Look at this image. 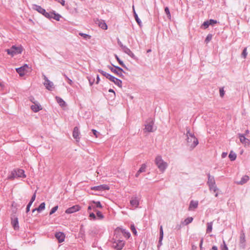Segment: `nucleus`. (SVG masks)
<instances>
[{"instance_id":"obj_1","label":"nucleus","mask_w":250,"mask_h":250,"mask_svg":"<svg viewBox=\"0 0 250 250\" xmlns=\"http://www.w3.org/2000/svg\"><path fill=\"white\" fill-rule=\"evenodd\" d=\"M186 131L187 141L188 145L190 147L191 149H193L198 144V140L197 138L195 136L194 133L190 132L189 127H187Z\"/></svg>"},{"instance_id":"obj_2","label":"nucleus","mask_w":250,"mask_h":250,"mask_svg":"<svg viewBox=\"0 0 250 250\" xmlns=\"http://www.w3.org/2000/svg\"><path fill=\"white\" fill-rule=\"evenodd\" d=\"M155 163L158 168L162 172H164L167 167V164L165 162L161 156H157L155 160Z\"/></svg>"},{"instance_id":"obj_3","label":"nucleus","mask_w":250,"mask_h":250,"mask_svg":"<svg viewBox=\"0 0 250 250\" xmlns=\"http://www.w3.org/2000/svg\"><path fill=\"white\" fill-rule=\"evenodd\" d=\"M5 51L8 55L13 57L17 54H21L23 51V48L21 45L18 46L13 45L10 49H6Z\"/></svg>"},{"instance_id":"obj_4","label":"nucleus","mask_w":250,"mask_h":250,"mask_svg":"<svg viewBox=\"0 0 250 250\" xmlns=\"http://www.w3.org/2000/svg\"><path fill=\"white\" fill-rule=\"evenodd\" d=\"M156 130L154 127V122L152 120L148 121L145 125L144 131L147 132H153Z\"/></svg>"},{"instance_id":"obj_5","label":"nucleus","mask_w":250,"mask_h":250,"mask_svg":"<svg viewBox=\"0 0 250 250\" xmlns=\"http://www.w3.org/2000/svg\"><path fill=\"white\" fill-rule=\"evenodd\" d=\"M43 77L44 80L43 85H44L45 88L49 91L53 90V89L54 88V85L53 83L49 80L45 75H43Z\"/></svg>"},{"instance_id":"obj_6","label":"nucleus","mask_w":250,"mask_h":250,"mask_svg":"<svg viewBox=\"0 0 250 250\" xmlns=\"http://www.w3.org/2000/svg\"><path fill=\"white\" fill-rule=\"evenodd\" d=\"M112 65L114 67L111 66L109 67L110 70L118 76L122 78L123 77L124 75L123 73H125V71L123 70V69L119 66H115L114 65Z\"/></svg>"},{"instance_id":"obj_7","label":"nucleus","mask_w":250,"mask_h":250,"mask_svg":"<svg viewBox=\"0 0 250 250\" xmlns=\"http://www.w3.org/2000/svg\"><path fill=\"white\" fill-rule=\"evenodd\" d=\"M125 245V242L123 240H115L112 244V247L116 250H121Z\"/></svg>"},{"instance_id":"obj_8","label":"nucleus","mask_w":250,"mask_h":250,"mask_svg":"<svg viewBox=\"0 0 250 250\" xmlns=\"http://www.w3.org/2000/svg\"><path fill=\"white\" fill-rule=\"evenodd\" d=\"M238 135L240 139V142L243 145H244L245 146H249L250 145V140L246 138L245 136V135L239 133Z\"/></svg>"},{"instance_id":"obj_9","label":"nucleus","mask_w":250,"mask_h":250,"mask_svg":"<svg viewBox=\"0 0 250 250\" xmlns=\"http://www.w3.org/2000/svg\"><path fill=\"white\" fill-rule=\"evenodd\" d=\"M28 68V65L26 64L16 69L17 72L20 76H23L25 75V72H27L26 69Z\"/></svg>"},{"instance_id":"obj_10","label":"nucleus","mask_w":250,"mask_h":250,"mask_svg":"<svg viewBox=\"0 0 250 250\" xmlns=\"http://www.w3.org/2000/svg\"><path fill=\"white\" fill-rule=\"evenodd\" d=\"M109 189V187L106 185H102L100 186L92 187L91 188V190L101 191H104L105 190H108Z\"/></svg>"},{"instance_id":"obj_11","label":"nucleus","mask_w":250,"mask_h":250,"mask_svg":"<svg viewBox=\"0 0 250 250\" xmlns=\"http://www.w3.org/2000/svg\"><path fill=\"white\" fill-rule=\"evenodd\" d=\"M11 225L15 230H18L19 229L18 218L13 216L11 217Z\"/></svg>"},{"instance_id":"obj_12","label":"nucleus","mask_w":250,"mask_h":250,"mask_svg":"<svg viewBox=\"0 0 250 250\" xmlns=\"http://www.w3.org/2000/svg\"><path fill=\"white\" fill-rule=\"evenodd\" d=\"M80 209V207L78 205H75L67 208L65 210V213L67 214H70L79 211Z\"/></svg>"},{"instance_id":"obj_13","label":"nucleus","mask_w":250,"mask_h":250,"mask_svg":"<svg viewBox=\"0 0 250 250\" xmlns=\"http://www.w3.org/2000/svg\"><path fill=\"white\" fill-rule=\"evenodd\" d=\"M124 52L127 54L132 59L135 60H137V58L135 56V55L132 53V52L130 50L129 48H128L126 46L124 47V48L122 50Z\"/></svg>"},{"instance_id":"obj_14","label":"nucleus","mask_w":250,"mask_h":250,"mask_svg":"<svg viewBox=\"0 0 250 250\" xmlns=\"http://www.w3.org/2000/svg\"><path fill=\"white\" fill-rule=\"evenodd\" d=\"M198 202L197 201L191 200L190 202L188 210L193 211L198 208Z\"/></svg>"},{"instance_id":"obj_15","label":"nucleus","mask_w":250,"mask_h":250,"mask_svg":"<svg viewBox=\"0 0 250 250\" xmlns=\"http://www.w3.org/2000/svg\"><path fill=\"white\" fill-rule=\"evenodd\" d=\"M55 237L58 240L59 243H62L64 241L65 238V235L62 232H56L55 235Z\"/></svg>"},{"instance_id":"obj_16","label":"nucleus","mask_w":250,"mask_h":250,"mask_svg":"<svg viewBox=\"0 0 250 250\" xmlns=\"http://www.w3.org/2000/svg\"><path fill=\"white\" fill-rule=\"evenodd\" d=\"M33 9L37 11L39 13L42 14L44 16H45V13L47 12L44 8H42L41 6L36 4L33 5Z\"/></svg>"},{"instance_id":"obj_17","label":"nucleus","mask_w":250,"mask_h":250,"mask_svg":"<svg viewBox=\"0 0 250 250\" xmlns=\"http://www.w3.org/2000/svg\"><path fill=\"white\" fill-rule=\"evenodd\" d=\"M208 178L207 184L208 187L216 185L214 176L210 175V174L208 173Z\"/></svg>"},{"instance_id":"obj_18","label":"nucleus","mask_w":250,"mask_h":250,"mask_svg":"<svg viewBox=\"0 0 250 250\" xmlns=\"http://www.w3.org/2000/svg\"><path fill=\"white\" fill-rule=\"evenodd\" d=\"M109 80L113 82L116 85H118L119 87H122V82L120 79L112 76V78H110Z\"/></svg>"},{"instance_id":"obj_19","label":"nucleus","mask_w":250,"mask_h":250,"mask_svg":"<svg viewBox=\"0 0 250 250\" xmlns=\"http://www.w3.org/2000/svg\"><path fill=\"white\" fill-rule=\"evenodd\" d=\"M31 108L34 112H37L42 109L41 105L38 103H35L34 105H32Z\"/></svg>"},{"instance_id":"obj_20","label":"nucleus","mask_w":250,"mask_h":250,"mask_svg":"<svg viewBox=\"0 0 250 250\" xmlns=\"http://www.w3.org/2000/svg\"><path fill=\"white\" fill-rule=\"evenodd\" d=\"M250 178L248 175H244L240 181L236 182L237 184L243 185L246 183L249 180Z\"/></svg>"},{"instance_id":"obj_21","label":"nucleus","mask_w":250,"mask_h":250,"mask_svg":"<svg viewBox=\"0 0 250 250\" xmlns=\"http://www.w3.org/2000/svg\"><path fill=\"white\" fill-rule=\"evenodd\" d=\"M130 203L132 207L137 208L139 204V202L137 197H133L130 201Z\"/></svg>"},{"instance_id":"obj_22","label":"nucleus","mask_w":250,"mask_h":250,"mask_svg":"<svg viewBox=\"0 0 250 250\" xmlns=\"http://www.w3.org/2000/svg\"><path fill=\"white\" fill-rule=\"evenodd\" d=\"M15 170L16 171V175H17V177H26V175L24 174V171L23 169H18Z\"/></svg>"},{"instance_id":"obj_23","label":"nucleus","mask_w":250,"mask_h":250,"mask_svg":"<svg viewBox=\"0 0 250 250\" xmlns=\"http://www.w3.org/2000/svg\"><path fill=\"white\" fill-rule=\"evenodd\" d=\"M245 236L244 233L240 234V247L244 248L245 244Z\"/></svg>"},{"instance_id":"obj_24","label":"nucleus","mask_w":250,"mask_h":250,"mask_svg":"<svg viewBox=\"0 0 250 250\" xmlns=\"http://www.w3.org/2000/svg\"><path fill=\"white\" fill-rule=\"evenodd\" d=\"M79 134L80 132L78 127L77 126L75 127L73 131V137L77 140V139H79Z\"/></svg>"},{"instance_id":"obj_25","label":"nucleus","mask_w":250,"mask_h":250,"mask_svg":"<svg viewBox=\"0 0 250 250\" xmlns=\"http://www.w3.org/2000/svg\"><path fill=\"white\" fill-rule=\"evenodd\" d=\"M163 235H164V232H163V227L161 226L160 228V237H159V240L158 246H160L162 244V241L163 239Z\"/></svg>"},{"instance_id":"obj_26","label":"nucleus","mask_w":250,"mask_h":250,"mask_svg":"<svg viewBox=\"0 0 250 250\" xmlns=\"http://www.w3.org/2000/svg\"><path fill=\"white\" fill-rule=\"evenodd\" d=\"M56 100L61 106L63 107L65 105V102L61 98L56 96Z\"/></svg>"},{"instance_id":"obj_27","label":"nucleus","mask_w":250,"mask_h":250,"mask_svg":"<svg viewBox=\"0 0 250 250\" xmlns=\"http://www.w3.org/2000/svg\"><path fill=\"white\" fill-rule=\"evenodd\" d=\"M98 72L102 74L103 76H104L106 78H107L108 80H109L110 78H112V75L104 72L102 70L99 69Z\"/></svg>"},{"instance_id":"obj_28","label":"nucleus","mask_w":250,"mask_h":250,"mask_svg":"<svg viewBox=\"0 0 250 250\" xmlns=\"http://www.w3.org/2000/svg\"><path fill=\"white\" fill-rule=\"evenodd\" d=\"M98 24L99 27H100L103 29H107V26L105 22L103 21H99Z\"/></svg>"},{"instance_id":"obj_29","label":"nucleus","mask_w":250,"mask_h":250,"mask_svg":"<svg viewBox=\"0 0 250 250\" xmlns=\"http://www.w3.org/2000/svg\"><path fill=\"white\" fill-rule=\"evenodd\" d=\"M16 172L15 170L12 171L11 174L8 176L7 179L11 180H14L15 178L17 177V175H16Z\"/></svg>"},{"instance_id":"obj_30","label":"nucleus","mask_w":250,"mask_h":250,"mask_svg":"<svg viewBox=\"0 0 250 250\" xmlns=\"http://www.w3.org/2000/svg\"><path fill=\"white\" fill-rule=\"evenodd\" d=\"M213 223L212 222L207 223V233H210L212 230Z\"/></svg>"},{"instance_id":"obj_31","label":"nucleus","mask_w":250,"mask_h":250,"mask_svg":"<svg viewBox=\"0 0 250 250\" xmlns=\"http://www.w3.org/2000/svg\"><path fill=\"white\" fill-rule=\"evenodd\" d=\"M193 220V219L192 217H189L186 218L183 223L184 225H188L189 223H191Z\"/></svg>"},{"instance_id":"obj_32","label":"nucleus","mask_w":250,"mask_h":250,"mask_svg":"<svg viewBox=\"0 0 250 250\" xmlns=\"http://www.w3.org/2000/svg\"><path fill=\"white\" fill-rule=\"evenodd\" d=\"M229 157L231 161H234L236 158V155L234 152L231 151L229 154Z\"/></svg>"},{"instance_id":"obj_33","label":"nucleus","mask_w":250,"mask_h":250,"mask_svg":"<svg viewBox=\"0 0 250 250\" xmlns=\"http://www.w3.org/2000/svg\"><path fill=\"white\" fill-rule=\"evenodd\" d=\"M45 204L44 202L42 203L38 207V208H37V210L38 212H41L45 208Z\"/></svg>"},{"instance_id":"obj_34","label":"nucleus","mask_w":250,"mask_h":250,"mask_svg":"<svg viewBox=\"0 0 250 250\" xmlns=\"http://www.w3.org/2000/svg\"><path fill=\"white\" fill-rule=\"evenodd\" d=\"M115 57L116 59L117 60V61L119 62L120 64H121L125 68L127 69V67H126V66L125 65V64L122 61L119 59V58L118 57V56L117 55H115Z\"/></svg>"},{"instance_id":"obj_35","label":"nucleus","mask_w":250,"mask_h":250,"mask_svg":"<svg viewBox=\"0 0 250 250\" xmlns=\"http://www.w3.org/2000/svg\"><path fill=\"white\" fill-rule=\"evenodd\" d=\"M165 12L166 14L167 15V18L169 20H170L171 18V15H170L169 9L168 7H165Z\"/></svg>"},{"instance_id":"obj_36","label":"nucleus","mask_w":250,"mask_h":250,"mask_svg":"<svg viewBox=\"0 0 250 250\" xmlns=\"http://www.w3.org/2000/svg\"><path fill=\"white\" fill-rule=\"evenodd\" d=\"M146 166L145 164H143L141 165V167L139 169V172H144L146 171Z\"/></svg>"},{"instance_id":"obj_37","label":"nucleus","mask_w":250,"mask_h":250,"mask_svg":"<svg viewBox=\"0 0 250 250\" xmlns=\"http://www.w3.org/2000/svg\"><path fill=\"white\" fill-rule=\"evenodd\" d=\"M79 34L85 40L90 39L91 38V36L90 35L85 33H79Z\"/></svg>"},{"instance_id":"obj_38","label":"nucleus","mask_w":250,"mask_h":250,"mask_svg":"<svg viewBox=\"0 0 250 250\" xmlns=\"http://www.w3.org/2000/svg\"><path fill=\"white\" fill-rule=\"evenodd\" d=\"M130 229L132 232V233L135 235H137V231L135 227L134 224H131L130 226Z\"/></svg>"},{"instance_id":"obj_39","label":"nucleus","mask_w":250,"mask_h":250,"mask_svg":"<svg viewBox=\"0 0 250 250\" xmlns=\"http://www.w3.org/2000/svg\"><path fill=\"white\" fill-rule=\"evenodd\" d=\"M122 232L125 237L127 238H129L130 237V234L128 231L126 230L125 229H123Z\"/></svg>"},{"instance_id":"obj_40","label":"nucleus","mask_w":250,"mask_h":250,"mask_svg":"<svg viewBox=\"0 0 250 250\" xmlns=\"http://www.w3.org/2000/svg\"><path fill=\"white\" fill-rule=\"evenodd\" d=\"M61 15L59 14H56L55 11H54V13H53V19H55V20L57 21H60V18H61Z\"/></svg>"},{"instance_id":"obj_41","label":"nucleus","mask_w":250,"mask_h":250,"mask_svg":"<svg viewBox=\"0 0 250 250\" xmlns=\"http://www.w3.org/2000/svg\"><path fill=\"white\" fill-rule=\"evenodd\" d=\"M53 13H54V11L52 12H50V13L46 12V13H45L44 17L48 19H52V18L53 19Z\"/></svg>"},{"instance_id":"obj_42","label":"nucleus","mask_w":250,"mask_h":250,"mask_svg":"<svg viewBox=\"0 0 250 250\" xmlns=\"http://www.w3.org/2000/svg\"><path fill=\"white\" fill-rule=\"evenodd\" d=\"M134 17H135V20H136V22L138 23V24L139 25H140V24L141 23V21L139 19V18H138V16L137 14H136V13L135 12V11L134 10Z\"/></svg>"},{"instance_id":"obj_43","label":"nucleus","mask_w":250,"mask_h":250,"mask_svg":"<svg viewBox=\"0 0 250 250\" xmlns=\"http://www.w3.org/2000/svg\"><path fill=\"white\" fill-rule=\"evenodd\" d=\"M209 189L210 191H213L214 192H216L218 190L216 185L209 187Z\"/></svg>"},{"instance_id":"obj_44","label":"nucleus","mask_w":250,"mask_h":250,"mask_svg":"<svg viewBox=\"0 0 250 250\" xmlns=\"http://www.w3.org/2000/svg\"><path fill=\"white\" fill-rule=\"evenodd\" d=\"M209 189L210 191H213L214 192H216L218 190L216 185L209 187Z\"/></svg>"},{"instance_id":"obj_45","label":"nucleus","mask_w":250,"mask_h":250,"mask_svg":"<svg viewBox=\"0 0 250 250\" xmlns=\"http://www.w3.org/2000/svg\"><path fill=\"white\" fill-rule=\"evenodd\" d=\"M87 79L88 80V81H89V84L91 86L93 85V84L94 83V81H95V78H93V77H87Z\"/></svg>"},{"instance_id":"obj_46","label":"nucleus","mask_w":250,"mask_h":250,"mask_svg":"<svg viewBox=\"0 0 250 250\" xmlns=\"http://www.w3.org/2000/svg\"><path fill=\"white\" fill-rule=\"evenodd\" d=\"M211 39H212V35L211 34H208L207 36L205 42H206V43H208L209 42H210L211 41Z\"/></svg>"},{"instance_id":"obj_47","label":"nucleus","mask_w":250,"mask_h":250,"mask_svg":"<svg viewBox=\"0 0 250 250\" xmlns=\"http://www.w3.org/2000/svg\"><path fill=\"white\" fill-rule=\"evenodd\" d=\"M58 208V206H55L54 207H53L51 209V211H50V212L49 213V215H52V214L55 213L57 211Z\"/></svg>"},{"instance_id":"obj_48","label":"nucleus","mask_w":250,"mask_h":250,"mask_svg":"<svg viewBox=\"0 0 250 250\" xmlns=\"http://www.w3.org/2000/svg\"><path fill=\"white\" fill-rule=\"evenodd\" d=\"M92 202L95 204L96 205V207L97 208H102V206L100 203V201H93Z\"/></svg>"},{"instance_id":"obj_49","label":"nucleus","mask_w":250,"mask_h":250,"mask_svg":"<svg viewBox=\"0 0 250 250\" xmlns=\"http://www.w3.org/2000/svg\"><path fill=\"white\" fill-rule=\"evenodd\" d=\"M96 214L99 219H102L104 218V215L102 214L101 211H97L96 212Z\"/></svg>"},{"instance_id":"obj_50","label":"nucleus","mask_w":250,"mask_h":250,"mask_svg":"<svg viewBox=\"0 0 250 250\" xmlns=\"http://www.w3.org/2000/svg\"><path fill=\"white\" fill-rule=\"evenodd\" d=\"M247 48H245L242 52V56L244 57V58H246L247 55Z\"/></svg>"},{"instance_id":"obj_51","label":"nucleus","mask_w":250,"mask_h":250,"mask_svg":"<svg viewBox=\"0 0 250 250\" xmlns=\"http://www.w3.org/2000/svg\"><path fill=\"white\" fill-rule=\"evenodd\" d=\"M117 43L118 45L121 47L122 50L124 48V47L126 46L125 45H123V44L122 43V42L120 41L119 39H118Z\"/></svg>"},{"instance_id":"obj_52","label":"nucleus","mask_w":250,"mask_h":250,"mask_svg":"<svg viewBox=\"0 0 250 250\" xmlns=\"http://www.w3.org/2000/svg\"><path fill=\"white\" fill-rule=\"evenodd\" d=\"M64 76L65 78V79L67 80L68 83L71 85H72L73 83L71 79H70L66 75L64 74Z\"/></svg>"},{"instance_id":"obj_53","label":"nucleus","mask_w":250,"mask_h":250,"mask_svg":"<svg viewBox=\"0 0 250 250\" xmlns=\"http://www.w3.org/2000/svg\"><path fill=\"white\" fill-rule=\"evenodd\" d=\"M208 21L209 25H213L217 22V21L212 20V19H210Z\"/></svg>"},{"instance_id":"obj_54","label":"nucleus","mask_w":250,"mask_h":250,"mask_svg":"<svg viewBox=\"0 0 250 250\" xmlns=\"http://www.w3.org/2000/svg\"><path fill=\"white\" fill-rule=\"evenodd\" d=\"M219 92H220V97H223V96L225 95V91L224 90L223 88H220Z\"/></svg>"},{"instance_id":"obj_55","label":"nucleus","mask_w":250,"mask_h":250,"mask_svg":"<svg viewBox=\"0 0 250 250\" xmlns=\"http://www.w3.org/2000/svg\"><path fill=\"white\" fill-rule=\"evenodd\" d=\"M202 25L205 28H207L209 25V22L208 21H205L203 22Z\"/></svg>"},{"instance_id":"obj_56","label":"nucleus","mask_w":250,"mask_h":250,"mask_svg":"<svg viewBox=\"0 0 250 250\" xmlns=\"http://www.w3.org/2000/svg\"><path fill=\"white\" fill-rule=\"evenodd\" d=\"M221 250H229L225 241H223V245L221 246Z\"/></svg>"},{"instance_id":"obj_57","label":"nucleus","mask_w":250,"mask_h":250,"mask_svg":"<svg viewBox=\"0 0 250 250\" xmlns=\"http://www.w3.org/2000/svg\"><path fill=\"white\" fill-rule=\"evenodd\" d=\"M35 198H36V192H35L34 193V194L33 195V196H32L31 199L29 202H30L32 204L33 202L35 201Z\"/></svg>"},{"instance_id":"obj_58","label":"nucleus","mask_w":250,"mask_h":250,"mask_svg":"<svg viewBox=\"0 0 250 250\" xmlns=\"http://www.w3.org/2000/svg\"><path fill=\"white\" fill-rule=\"evenodd\" d=\"M32 203H31L30 202H29V203L28 204V205H27V207H26V212H29V210H30V208L31 206L32 205Z\"/></svg>"},{"instance_id":"obj_59","label":"nucleus","mask_w":250,"mask_h":250,"mask_svg":"<svg viewBox=\"0 0 250 250\" xmlns=\"http://www.w3.org/2000/svg\"><path fill=\"white\" fill-rule=\"evenodd\" d=\"M89 217H91V218H92L93 219H96V215L95 214L92 212V213H90V214H89Z\"/></svg>"},{"instance_id":"obj_60","label":"nucleus","mask_w":250,"mask_h":250,"mask_svg":"<svg viewBox=\"0 0 250 250\" xmlns=\"http://www.w3.org/2000/svg\"><path fill=\"white\" fill-rule=\"evenodd\" d=\"M92 131L93 133V134L94 135V136L96 137H98V132L95 130V129H92Z\"/></svg>"},{"instance_id":"obj_61","label":"nucleus","mask_w":250,"mask_h":250,"mask_svg":"<svg viewBox=\"0 0 250 250\" xmlns=\"http://www.w3.org/2000/svg\"><path fill=\"white\" fill-rule=\"evenodd\" d=\"M203 243V239L202 238L200 242V248L201 250H202V249Z\"/></svg>"},{"instance_id":"obj_62","label":"nucleus","mask_w":250,"mask_h":250,"mask_svg":"<svg viewBox=\"0 0 250 250\" xmlns=\"http://www.w3.org/2000/svg\"><path fill=\"white\" fill-rule=\"evenodd\" d=\"M96 79H97V81H96V83L97 84H98L99 83L100 81V77H99V76L98 75H97Z\"/></svg>"},{"instance_id":"obj_63","label":"nucleus","mask_w":250,"mask_h":250,"mask_svg":"<svg viewBox=\"0 0 250 250\" xmlns=\"http://www.w3.org/2000/svg\"><path fill=\"white\" fill-rule=\"evenodd\" d=\"M227 153H226V152H223V153H222V158H225V157H226L227 156Z\"/></svg>"},{"instance_id":"obj_64","label":"nucleus","mask_w":250,"mask_h":250,"mask_svg":"<svg viewBox=\"0 0 250 250\" xmlns=\"http://www.w3.org/2000/svg\"><path fill=\"white\" fill-rule=\"evenodd\" d=\"M212 250H218V248L216 246H213L212 247Z\"/></svg>"}]
</instances>
